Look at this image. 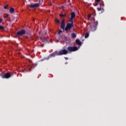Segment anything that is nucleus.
Returning <instances> with one entry per match:
<instances>
[{
  "instance_id": "6",
  "label": "nucleus",
  "mask_w": 126,
  "mask_h": 126,
  "mask_svg": "<svg viewBox=\"0 0 126 126\" xmlns=\"http://www.w3.org/2000/svg\"><path fill=\"white\" fill-rule=\"evenodd\" d=\"M39 5H40V3H32L29 5V6L30 7H32V8H34L35 7H38Z\"/></svg>"
},
{
  "instance_id": "7",
  "label": "nucleus",
  "mask_w": 126,
  "mask_h": 126,
  "mask_svg": "<svg viewBox=\"0 0 126 126\" xmlns=\"http://www.w3.org/2000/svg\"><path fill=\"white\" fill-rule=\"evenodd\" d=\"M61 27L63 29V31L65 30V23L64 22V19H63L61 23Z\"/></svg>"
},
{
  "instance_id": "27",
  "label": "nucleus",
  "mask_w": 126,
  "mask_h": 126,
  "mask_svg": "<svg viewBox=\"0 0 126 126\" xmlns=\"http://www.w3.org/2000/svg\"><path fill=\"white\" fill-rule=\"evenodd\" d=\"M81 44H82V43H81V42L80 41V42H79V46H81Z\"/></svg>"
},
{
  "instance_id": "17",
  "label": "nucleus",
  "mask_w": 126,
  "mask_h": 126,
  "mask_svg": "<svg viewBox=\"0 0 126 126\" xmlns=\"http://www.w3.org/2000/svg\"><path fill=\"white\" fill-rule=\"evenodd\" d=\"M76 43L77 44V45H78V46H79V39H77L76 40Z\"/></svg>"
},
{
  "instance_id": "3",
  "label": "nucleus",
  "mask_w": 126,
  "mask_h": 126,
  "mask_svg": "<svg viewBox=\"0 0 126 126\" xmlns=\"http://www.w3.org/2000/svg\"><path fill=\"white\" fill-rule=\"evenodd\" d=\"M0 76L2 78H6V79H7V78H10V77L12 76V75H11L10 73L7 72L2 75L0 74Z\"/></svg>"
},
{
  "instance_id": "11",
  "label": "nucleus",
  "mask_w": 126,
  "mask_h": 126,
  "mask_svg": "<svg viewBox=\"0 0 126 126\" xmlns=\"http://www.w3.org/2000/svg\"><path fill=\"white\" fill-rule=\"evenodd\" d=\"M71 37L72 39H75L76 38V34L75 33H74V32H73L71 34Z\"/></svg>"
},
{
  "instance_id": "20",
  "label": "nucleus",
  "mask_w": 126,
  "mask_h": 126,
  "mask_svg": "<svg viewBox=\"0 0 126 126\" xmlns=\"http://www.w3.org/2000/svg\"><path fill=\"white\" fill-rule=\"evenodd\" d=\"M61 33H63V31L61 30H59L58 31V34H61Z\"/></svg>"
},
{
  "instance_id": "1",
  "label": "nucleus",
  "mask_w": 126,
  "mask_h": 126,
  "mask_svg": "<svg viewBox=\"0 0 126 126\" xmlns=\"http://www.w3.org/2000/svg\"><path fill=\"white\" fill-rule=\"evenodd\" d=\"M71 23H67L66 27L65 28V31H68L73 27V22H70Z\"/></svg>"
},
{
  "instance_id": "10",
  "label": "nucleus",
  "mask_w": 126,
  "mask_h": 126,
  "mask_svg": "<svg viewBox=\"0 0 126 126\" xmlns=\"http://www.w3.org/2000/svg\"><path fill=\"white\" fill-rule=\"evenodd\" d=\"M98 25V22L96 21L94 23V27H91V30L92 31H95L96 30V26Z\"/></svg>"
},
{
  "instance_id": "23",
  "label": "nucleus",
  "mask_w": 126,
  "mask_h": 126,
  "mask_svg": "<svg viewBox=\"0 0 126 126\" xmlns=\"http://www.w3.org/2000/svg\"><path fill=\"white\" fill-rule=\"evenodd\" d=\"M2 22V19H0V23H1Z\"/></svg>"
},
{
  "instance_id": "18",
  "label": "nucleus",
  "mask_w": 126,
  "mask_h": 126,
  "mask_svg": "<svg viewBox=\"0 0 126 126\" xmlns=\"http://www.w3.org/2000/svg\"><path fill=\"white\" fill-rule=\"evenodd\" d=\"M3 29H4V27H3L2 26H0V30H3Z\"/></svg>"
},
{
  "instance_id": "13",
  "label": "nucleus",
  "mask_w": 126,
  "mask_h": 126,
  "mask_svg": "<svg viewBox=\"0 0 126 126\" xmlns=\"http://www.w3.org/2000/svg\"><path fill=\"white\" fill-rule=\"evenodd\" d=\"M7 7H8V4H5L3 6V8L4 9H7Z\"/></svg>"
},
{
  "instance_id": "29",
  "label": "nucleus",
  "mask_w": 126,
  "mask_h": 126,
  "mask_svg": "<svg viewBox=\"0 0 126 126\" xmlns=\"http://www.w3.org/2000/svg\"><path fill=\"white\" fill-rule=\"evenodd\" d=\"M64 7L63 6H62V8H63Z\"/></svg>"
},
{
  "instance_id": "22",
  "label": "nucleus",
  "mask_w": 126,
  "mask_h": 126,
  "mask_svg": "<svg viewBox=\"0 0 126 126\" xmlns=\"http://www.w3.org/2000/svg\"><path fill=\"white\" fill-rule=\"evenodd\" d=\"M88 17L89 19L90 18V17H91V15H88Z\"/></svg>"
},
{
  "instance_id": "12",
  "label": "nucleus",
  "mask_w": 126,
  "mask_h": 126,
  "mask_svg": "<svg viewBox=\"0 0 126 126\" xmlns=\"http://www.w3.org/2000/svg\"><path fill=\"white\" fill-rule=\"evenodd\" d=\"M9 12L10 13H13V12H14V9L13 8V7L10 8L9 10Z\"/></svg>"
},
{
  "instance_id": "15",
  "label": "nucleus",
  "mask_w": 126,
  "mask_h": 126,
  "mask_svg": "<svg viewBox=\"0 0 126 126\" xmlns=\"http://www.w3.org/2000/svg\"><path fill=\"white\" fill-rule=\"evenodd\" d=\"M9 16V14H6L5 15V16H4V18H5V19H6V18H7V17H8Z\"/></svg>"
},
{
  "instance_id": "26",
  "label": "nucleus",
  "mask_w": 126,
  "mask_h": 126,
  "mask_svg": "<svg viewBox=\"0 0 126 126\" xmlns=\"http://www.w3.org/2000/svg\"><path fill=\"white\" fill-rule=\"evenodd\" d=\"M29 63H32V61H31V60H29Z\"/></svg>"
},
{
  "instance_id": "21",
  "label": "nucleus",
  "mask_w": 126,
  "mask_h": 126,
  "mask_svg": "<svg viewBox=\"0 0 126 126\" xmlns=\"http://www.w3.org/2000/svg\"><path fill=\"white\" fill-rule=\"evenodd\" d=\"M98 11H100L101 10V8H97Z\"/></svg>"
},
{
  "instance_id": "4",
  "label": "nucleus",
  "mask_w": 126,
  "mask_h": 126,
  "mask_svg": "<svg viewBox=\"0 0 126 126\" xmlns=\"http://www.w3.org/2000/svg\"><path fill=\"white\" fill-rule=\"evenodd\" d=\"M67 51H68V52H75L76 51H77V50H78V48L75 46H69L67 48Z\"/></svg>"
},
{
  "instance_id": "2",
  "label": "nucleus",
  "mask_w": 126,
  "mask_h": 126,
  "mask_svg": "<svg viewBox=\"0 0 126 126\" xmlns=\"http://www.w3.org/2000/svg\"><path fill=\"white\" fill-rule=\"evenodd\" d=\"M67 54H68V52L65 49H62L58 52V56H63V55H67Z\"/></svg>"
},
{
  "instance_id": "9",
  "label": "nucleus",
  "mask_w": 126,
  "mask_h": 126,
  "mask_svg": "<svg viewBox=\"0 0 126 126\" xmlns=\"http://www.w3.org/2000/svg\"><path fill=\"white\" fill-rule=\"evenodd\" d=\"M56 56H59L58 55V51H55V52H53V53L50 54L48 56V59H51V58H53L56 57Z\"/></svg>"
},
{
  "instance_id": "16",
  "label": "nucleus",
  "mask_w": 126,
  "mask_h": 126,
  "mask_svg": "<svg viewBox=\"0 0 126 126\" xmlns=\"http://www.w3.org/2000/svg\"><path fill=\"white\" fill-rule=\"evenodd\" d=\"M89 36V33H87L85 34V38H88Z\"/></svg>"
},
{
  "instance_id": "5",
  "label": "nucleus",
  "mask_w": 126,
  "mask_h": 126,
  "mask_svg": "<svg viewBox=\"0 0 126 126\" xmlns=\"http://www.w3.org/2000/svg\"><path fill=\"white\" fill-rule=\"evenodd\" d=\"M25 33H26L25 30H21L17 32L16 34L17 36H23V35H25Z\"/></svg>"
},
{
  "instance_id": "28",
  "label": "nucleus",
  "mask_w": 126,
  "mask_h": 126,
  "mask_svg": "<svg viewBox=\"0 0 126 126\" xmlns=\"http://www.w3.org/2000/svg\"><path fill=\"white\" fill-rule=\"evenodd\" d=\"M67 63H68L67 62L65 63V64H67Z\"/></svg>"
},
{
  "instance_id": "24",
  "label": "nucleus",
  "mask_w": 126,
  "mask_h": 126,
  "mask_svg": "<svg viewBox=\"0 0 126 126\" xmlns=\"http://www.w3.org/2000/svg\"><path fill=\"white\" fill-rule=\"evenodd\" d=\"M95 0V1H97V2H99L100 0Z\"/></svg>"
},
{
  "instance_id": "19",
  "label": "nucleus",
  "mask_w": 126,
  "mask_h": 126,
  "mask_svg": "<svg viewBox=\"0 0 126 126\" xmlns=\"http://www.w3.org/2000/svg\"><path fill=\"white\" fill-rule=\"evenodd\" d=\"M55 22L56 23H60V21L58 20V19H56L55 20Z\"/></svg>"
},
{
  "instance_id": "25",
  "label": "nucleus",
  "mask_w": 126,
  "mask_h": 126,
  "mask_svg": "<svg viewBox=\"0 0 126 126\" xmlns=\"http://www.w3.org/2000/svg\"><path fill=\"white\" fill-rule=\"evenodd\" d=\"M65 60H68V58L67 57H64Z\"/></svg>"
},
{
  "instance_id": "14",
  "label": "nucleus",
  "mask_w": 126,
  "mask_h": 126,
  "mask_svg": "<svg viewBox=\"0 0 126 126\" xmlns=\"http://www.w3.org/2000/svg\"><path fill=\"white\" fill-rule=\"evenodd\" d=\"M60 17H65L66 15L63 14H61L60 15Z\"/></svg>"
},
{
  "instance_id": "8",
  "label": "nucleus",
  "mask_w": 126,
  "mask_h": 126,
  "mask_svg": "<svg viewBox=\"0 0 126 126\" xmlns=\"http://www.w3.org/2000/svg\"><path fill=\"white\" fill-rule=\"evenodd\" d=\"M75 17V13L74 12H71V17L69 18V22H73V18Z\"/></svg>"
}]
</instances>
